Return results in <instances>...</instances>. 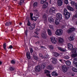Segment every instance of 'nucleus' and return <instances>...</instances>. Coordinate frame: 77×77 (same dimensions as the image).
Segmentation results:
<instances>
[{
    "label": "nucleus",
    "instance_id": "f257e3e1",
    "mask_svg": "<svg viewBox=\"0 0 77 77\" xmlns=\"http://www.w3.org/2000/svg\"><path fill=\"white\" fill-rule=\"evenodd\" d=\"M64 15H65L66 18V19H68L70 17L71 14L70 13L68 12L66 8H65L64 9Z\"/></svg>",
    "mask_w": 77,
    "mask_h": 77
},
{
    "label": "nucleus",
    "instance_id": "f03ea898",
    "mask_svg": "<svg viewBox=\"0 0 77 77\" xmlns=\"http://www.w3.org/2000/svg\"><path fill=\"white\" fill-rule=\"evenodd\" d=\"M63 33V31L62 29H57L55 32V34L58 36H60Z\"/></svg>",
    "mask_w": 77,
    "mask_h": 77
},
{
    "label": "nucleus",
    "instance_id": "7ed1b4c3",
    "mask_svg": "<svg viewBox=\"0 0 77 77\" xmlns=\"http://www.w3.org/2000/svg\"><path fill=\"white\" fill-rule=\"evenodd\" d=\"M56 10V8L52 7L50 9L49 12L51 14H54L55 13Z\"/></svg>",
    "mask_w": 77,
    "mask_h": 77
},
{
    "label": "nucleus",
    "instance_id": "20e7f679",
    "mask_svg": "<svg viewBox=\"0 0 77 77\" xmlns=\"http://www.w3.org/2000/svg\"><path fill=\"white\" fill-rule=\"evenodd\" d=\"M75 29L74 27H72L69 29H68L67 30V33H72L73 31H75Z\"/></svg>",
    "mask_w": 77,
    "mask_h": 77
},
{
    "label": "nucleus",
    "instance_id": "39448f33",
    "mask_svg": "<svg viewBox=\"0 0 77 77\" xmlns=\"http://www.w3.org/2000/svg\"><path fill=\"white\" fill-rule=\"evenodd\" d=\"M77 50V48H75L74 49V51H73V53L75 54H73L72 55V57H75L77 56V53H76Z\"/></svg>",
    "mask_w": 77,
    "mask_h": 77
},
{
    "label": "nucleus",
    "instance_id": "423d86ee",
    "mask_svg": "<svg viewBox=\"0 0 77 77\" xmlns=\"http://www.w3.org/2000/svg\"><path fill=\"white\" fill-rule=\"evenodd\" d=\"M56 17L59 19L60 20H61L62 18V14L58 13L56 15Z\"/></svg>",
    "mask_w": 77,
    "mask_h": 77
},
{
    "label": "nucleus",
    "instance_id": "0eeeda50",
    "mask_svg": "<svg viewBox=\"0 0 77 77\" xmlns=\"http://www.w3.org/2000/svg\"><path fill=\"white\" fill-rule=\"evenodd\" d=\"M63 4V0H58L57 5L58 6H61Z\"/></svg>",
    "mask_w": 77,
    "mask_h": 77
},
{
    "label": "nucleus",
    "instance_id": "6e6552de",
    "mask_svg": "<svg viewBox=\"0 0 77 77\" xmlns=\"http://www.w3.org/2000/svg\"><path fill=\"white\" fill-rule=\"evenodd\" d=\"M35 71L37 72H39L41 70V66H38L35 67Z\"/></svg>",
    "mask_w": 77,
    "mask_h": 77
},
{
    "label": "nucleus",
    "instance_id": "1a4fd4ad",
    "mask_svg": "<svg viewBox=\"0 0 77 77\" xmlns=\"http://www.w3.org/2000/svg\"><path fill=\"white\" fill-rule=\"evenodd\" d=\"M42 36L44 39L47 38V34H46V32H44L42 34Z\"/></svg>",
    "mask_w": 77,
    "mask_h": 77
},
{
    "label": "nucleus",
    "instance_id": "9d476101",
    "mask_svg": "<svg viewBox=\"0 0 77 77\" xmlns=\"http://www.w3.org/2000/svg\"><path fill=\"white\" fill-rule=\"evenodd\" d=\"M52 63H53V64H54V65H56V64H57V60L55 58H52Z\"/></svg>",
    "mask_w": 77,
    "mask_h": 77
},
{
    "label": "nucleus",
    "instance_id": "9b49d317",
    "mask_svg": "<svg viewBox=\"0 0 77 77\" xmlns=\"http://www.w3.org/2000/svg\"><path fill=\"white\" fill-rule=\"evenodd\" d=\"M62 70L64 72L67 71V68L66 66H62Z\"/></svg>",
    "mask_w": 77,
    "mask_h": 77
},
{
    "label": "nucleus",
    "instance_id": "f8f14e48",
    "mask_svg": "<svg viewBox=\"0 0 77 77\" xmlns=\"http://www.w3.org/2000/svg\"><path fill=\"white\" fill-rule=\"evenodd\" d=\"M51 41L53 44H56V40L54 37H51Z\"/></svg>",
    "mask_w": 77,
    "mask_h": 77
},
{
    "label": "nucleus",
    "instance_id": "ddd939ff",
    "mask_svg": "<svg viewBox=\"0 0 77 77\" xmlns=\"http://www.w3.org/2000/svg\"><path fill=\"white\" fill-rule=\"evenodd\" d=\"M67 47L70 50H72L73 49L72 45L70 43L67 44Z\"/></svg>",
    "mask_w": 77,
    "mask_h": 77
},
{
    "label": "nucleus",
    "instance_id": "4468645a",
    "mask_svg": "<svg viewBox=\"0 0 77 77\" xmlns=\"http://www.w3.org/2000/svg\"><path fill=\"white\" fill-rule=\"evenodd\" d=\"M60 20L58 19H56L55 20V24L56 25H59L60 23Z\"/></svg>",
    "mask_w": 77,
    "mask_h": 77
},
{
    "label": "nucleus",
    "instance_id": "2eb2a0df",
    "mask_svg": "<svg viewBox=\"0 0 77 77\" xmlns=\"http://www.w3.org/2000/svg\"><path fill=\"white\" fill-rule=\"evenodd\" d=\"M57 48L58 49V50H60V51H63V52H65V51H66V49H62L61 48L59 47H58Z\"/></svg>",
    "mask_w": 77,
    "mask_h": 77
},
{
    "label": "nucleus",
    "instance_id": "dca6fc26",
    "mask_svg": "<svg viewBox=\"0 0 77 77\" xmlns=\"http://www.w3.org/2000/svg\"><path fill=\"white\" fill-rule=\"evenodd\" d=\"M52 75V76H58V74H57V72H53L51 73Z\"/></svg>",
    "mask_w": 77,
    "mask_h": 77
},
{
    "label": "nucleus",
    "instance_id": "f3484780",
    "mask_svg": "<svg viewBox=\"0 0 77 77\" xmlns=\"http://www.w3.org/2000/svg\"><path fill=\"white\" fill-rule=\"evenodd\" d=\"M47 69H53V66L51 65H49L47 67Z\"/></svg>",
    "mask_w": 77,
    "mask_h": 77
},
{
    "label": "nucleus",
    "instance_id": "a211bd4d",
    "mask_svg": "<svg viewBox=\"0 0 77 77\" xmlns=\"http://www.w3.org/2000/svg\"><path fill=\"white\" fill-rule=\"evenodd\" d=\"M69 41H73L74 39V38L73 36V35H71L68 38Z\"/></svg>",
    "mask_w": 77,
    "mask_h": 77
},
{
    "label": "nucleus",
    "instance_id": "6ab92c4d",
    "mask_svg": "<svg viewBox=\"0 0 77 77\" xmlns=\"http://www.w3.org/2000/svg\"><path fill=\"white\" fill-rule=\"evenodd\" d=\"M48 21L50 23H51L53 22V19L52 17H49L48 19Z\"/></svg>",
    "mask_w": 77,
    "mask_h": 77
},
{
    "label": "nucleus",
    "instance_id": "aec40b11",
    "mask_svg": "<svg viewBox=\"0 0 77 77\" xmlns=\"http://www.w3.org/2000/svg\"><path fill=\"white\" fill-rule=\"evenodd\" d=\"M48 2H45L43 6V8H46L48 6Z\"/></svg>",
    "mask_w": 77,
    "mask_h": 77
},
{
    "label": "nucleus",
    "instance_id": "412c9836",
    "mask_svg": "<svg viewBox=\"0 0 77 77\" xmlns=\"http://www.w3.org/2000/svg\"><path fill=\"white\" fill-rule=\"evenodd\" d=\"M35 24H32L29 27V29H31V30H32V29H33L35 28Z\"/></svg>",
    "mask_w": 77,
    "mask_h": 77
},
{
    "label": "nucleus",
    "instance_id": "4be33fe9",
    "mask_svg": "<svg viewBox=\"0 0 77 77\" xmlns=\"http://www.w3.org/2000/svg\"><path fill=\"white\" fill-rule=\"evenodd\" d=\"M26 56L27 58L28 59H30V52H27L26 53Z\"/></svg>",
    "mask_w": 77,
    "mask_h": 77
},
{
    "label": "nucleus",
    "instance_id": "5701e85b",
    "mask_svg": "<svg viewBox=\"0 0 77 77\" xmlns=\"http://www.w3.org/2000/svg\"><path fill=\"white\" fill-rule=\"evenodd\" d=\"M47 32L49 36H51L52 35V32L50 29H48L47 30Z\"/></svg>",
    "mask_w": 77,
    "mask_h": 77
},
{
    "label": "nucleus",
    "instance_id": "b1692460",
    "mask_svg": "<svg viewBox=\"0 0 77 77\" xmlns=\"http://www.w3.org/2000/svg\"><path fill=\"white\" fill-rule=\"evenodd\" d=\"M67 8L69 11H73L74 10V9L73 8L68 5L67 6Z\"/></svg>",
    "mask_w": 77,
    "mask_h": 77
},
{
    "label": "nucleus",
    "instance_id": "393cba45",
    "mask_svg": "<svg viewBox=\"0 0 77 77\" xmlns=\"http://www.w3.org/2000/svg\"><path fill=\"white\" fill-rule=\"evenodd\" d=\"M67 8L69 11H73L74 10V9L73 8L68 5L67 6Z\"/></svg>",
    "mask_w": 77,
    "mask_h": 77
},
{
    "label": "nucleus",
    "instance_id": "a878e982",
    "mask_svg": "<svg viewBox=\"0 0 77 77\" xmlns=\"http://www.w3.org/2000/svg\"><path fill=\"white\" fill-rule=\"evenodd\" d=\"M66 63L67 65H71V63L69 61H67L66 62Z\"/></svg>",
    "mask_w": 77,
    "mask_h": 77
},
{
    "label": "nucleus",
    "instance_id": "bb28decb",
    "mask_svg": "<svg viewBox=\"0 0 77 77\" xmlns=\"http://www.w3.org/2000/svg\"><path fill=\"white\" fill-rule=\"evenodd\" d=\"M24 0H20V2L19 3V5H23L24 3Z\"/></svg>",
    "mask_w": 77,
    "mask_h": 77
},
{
    "label": "nucleus",
    "instance_id": "cd10ccee",
    "mask_svg": "<svg viewBox=\"0 0 77 77\" xmlns=\"http://www.w3.org/2000/svg\"><path fill=\"white\" fill-rule=\"evenodd\" d=\"M54 56L55 57H57V56H59V54L57 52H54Z\"/></svg>",
    "mask_w": 77,
    "mask_h": 77
},
{
    "label": "nucleus",
    "instance_id": "c85d7f7f",
    "mask_svg": "<svg viewBox=\"0 0 77 77\" xmlns=\"http://www.w3.org/2000/svg\"><path fill=\"white\" fill-rule=\"evenodd\" d=\"M58 42L60 43H62L63 42V39L62 38H60L59 39Z\"/></svg>",
    "mask_w": 77,
    "mask_h": 77
},
{
    "label": "nucleus",
    "instance_id": "c756f323",
    "mask_svg": "<svg viewBox=\"0 0 77 77\" xmlns=\"http://www.w3.org/2000/svg\"><path fill=\"white\" fill-rule=\"evenodd\" d=\"M37 18H39V17H33L32 19H31L32 20H34V21H36V20H37Z\"/></svg>",
    "mask_w": 77,
    "mask_h": 77
},
{
    "label": "nucleus",
    "instance_id": "7c9ffc66",
    "mask_svg": "<svg viewBox=\"0 0 77 77\" xmlns=\"http://www.w3.org/2000/svg\"><path fill=\"white\" fill-rule=\"evenodd\" d=\"M45 63H43L42 64L41 66V67L42 69H44V68H45Z\"/></svg>",
    "mask_w": 77,
    "mask_h": 77
},
{
    "label": "nucleus",
    "instance_id": "2f4dec72",
    "mask_svg": "<svg viewBox=\"0 0 77 77\" xmlns=\"http://www.w3.org/2000/svg\"><path fill=\"white\" fill-rule=\"evenodd\" d=\"M43 20H47V15L46 14L43 15Z\"/></svg>",
    "mask_w": 77,
    "mask_h": 77
},
{
    "label": "nucleus",
    "instance_id": "473e14b6",
    "mask_svg": "<svg viewBox=\"0 0 77 77\" xmlns=\"http://www.w3.org/2000/svg\"><path fill=\"white\" fill-rule=\"evenodd\" d=\"M11 22H7L5 23V26H9V25H11Z\"/></svg>",
    "mask_w": 77,
    "mask_h": 77
},
{
    "label": "nucleus",
    "instance_id": "72a5a7b5",
    "mask_svg": "<svg viewBox=\"0 0 77 77\" xmlns=\"http://www.w3.org/2000/svg\"><path fill=\"white\" fill-rule=\"evenodd\" d=\"M72 70L73 71L75 72H77V69L75 67L73 68H72Z\"/></svg>",
    "mask_w": 77,
    "mask_h": 77
},
{
    "label": "nucleus",
    "instance_id": "f704fd0d",
    "mask_svg": "<svg viewBox=\"0 0 77 77\" xmlns=\"http://www.w3.org/2000/svg\"><path fill=\"white\" fill-rule=\"evenodd\" d=\"M77 18V12H76V13L72 17V20H74V18Z\"/></svg>",
    "mask_w": 77,
    "mask_h": 77
},
{
    "label": "nucleus",
    "instance_id": "c9c22d12",
    "mask_svg": "<svg viewBox=\"0 0 77 77\" xmlns=\"http://www.w3.org/2000/svg\"><path fill=\"white\" fill-rule=\"evenodd\" d=\"M38 5V3L37 2H34L33 4V6L34 7H36L37 6V5Z\"/></svg>",
    "mask_w": 77,
    "mask_h": 77
},
{
    "label": "nucleus",
    "instance_id": "e433bc0d",
    "mask_svg": "<svg viewBox=\"0 0 77 77\" xmlns=\"http://www.w3.org/2000/svg\"><path fill=\"white\" fill-rule=\"evenodd\" d=\"M33 58H34V59L35 60H38V57H37V56H36V55H33Z\"/></svg>",
    "mask_w": 77,
    "mask_h": 77
},
{
    "label": "nucleus",
    "instance_id": "4c0bfd02",
    "mask_svg": "<svg viewBox=\"0 0 77 77\" xmlns=\"http://www.w3.org/2000/svg\"><path fill=\"white\" fill-rule=\"evenodd\" d=\"M3 47L5 50H6V43H5L4 44Z\"/></svg>",
    "mask_w": 77,
    "mask_h": 77
},
{
    "label": "nucleus",
    "instance_id": "58836bf2",
    "mask_svg": "<svg viewBox=\"0 0 77 77\" xmlns=\"http://www.w3.org/2000/svg\"><path fill=\"white\" fill-rule=\"evenodd\" d=\"M44 73L45 74H47V73H50V71L47 70H45L44 71Z\"/></svg>",
    "mask_w": 77,
    "mask_h": 77
},
{
    "label": "nucleus",
    "instance_id": "ea45409f",
    "mask_svg": "<svg viewBox=\"0 0 77 77\" xmlns=\"http://www.w3.org/2000/svg\"><path fill=\"white\" fill-rule=\"evenodd\" d=\"M49 47L50 50H53V46L52 45L49 46Z\"/></svg>",
    "mask_w": 77,
    "mask_h": 77
},
{
    "label": "nucleus",
    "instance_id": "a19ab883",
    "mask_svg": "<svg viewBox=\"0 0 77 77\" xmlns=\"http://www.w3.org/2000/svg\"><path fill=\"white\" fill-rule=\"evenodd\" d=\"M48 57V55H45L43 57L44 59H47Z\"/></svg>",
    "mask_w": 77,
    "mask_h": 77
},
{
    "label": "nucleus",
    "instance_id": "79ce46f5",
    "mask_svg": "<svg viewBox=\"0 0 77 77\" xmlns=\"http://www.w3.org/2000/svg\"><path fill=\"white\" fill-rule=\"evenodd\" d=\"M11 62L12 64H15V61L14 60H12L11 61Z\"/></svg>",
    "mask_w": 77,
    "mask_h": 77
},
{
    "label": "nucleus",
    "instance_id": "37998d69",
    "mask_svg": "<svg viewBox=\"0 0 77 77\" xmlns=\"http://www.w3.org/2000/svg\"><path fill=\"white\" fill-rule=\"evenodd\" d=\"M64 58H65L66 59H68L69 58V57L68 56H64Z\"/></svg>",
    "mask_w": 77,
    "mask_h": 77
},
{
    "label": "nucleus",
    "instance_id": "c03bdc74",
    "mask_svg": "<svg viewBox=\"0 0 77 77\" xmlns=\"http://www.w3.org/2000/svg\"><path fill=\"white\" fill-rule=\"evenodd\" d=\"M49 28L50 29H52V30H54V28H53V26L52 25H50L49 26Z\"/></svg>",
    "mask_w": 77,
    "mask_h": 77
},
{
    "label": "nucleus",
    "instance_id": "a18cd8bd",
    "mask_svg": "<svg viewBox=\"0 0 77 77\" xmlns=\"http://www.w3.org/2000/svg\"><path fill=\"white\" fill-rule=\"evenodd\" d=\"M71 4L72 5V6H73V5H75V4L76 3H75V2H73V1H72L71 2Z\"/></svg>",
    "mask_w": 77,
    "mask_h": 77
},
{
    "label": "nucleus",
    "instance_id": "49530a36",
    "mask_svg": "<svg viewBox=\"0 0 77 77\" xmlns=\"http://www.w3.org/2000/svg\"><path fill=\"white\" fill-rule=\"evenodd\" d=\"M10 69L11 71H14V68L11 67H10Z\"/></svg>",
    "mask_w": 77,
    "mask_h": 77
},
{
    "label": "nucleus",
    "instance_id": "de8ad7c7",
    "mask_svg": "<svg viewBox=\"0 0 77 77\" xmlns=\"http://www.w3.org/2000/svg\"><path fill=\"white\" fill-rule=\"evenodd\" d=\"M27 25L28 26H30V22H29V20L28 21Z\"/></svg>",
    "mask_w": 77,
    "mask_h": 77
},
{
    "label": "nucleus",
    "instance_id": "09e8293b",
    "mask_svg": "<svg viewBox=\"0 0 77 77\" xmlns=\"http://www.w3.org/2000/svg\"><path fill=\"white\" fill-rule=\"evenodd\" d=\"M68 0H64V2L66 4H68Z\"/></svg>",
    "mask_w": 77,
    "mask_h": 77
},
{
    "label": "nucleus",
    "instance_id": "8fccbe9b",
    "mask_svg": "<svg viewBox=\"0 0 77 77\" xmlns=\"http://www.w3.org/2000/svg\"><path fill=\"white\" fill-rule=\"evenodd\" d=\"M29 50H30V53H31L33 52V49H32V48H30Z\"/></svg>",
    "mask_w": 77,
    "mask_h": 77
},
{
    "label": "nucleus",
    "instance_id": "3c124183",
    "mask_svg": "<svg viewBox=\"0 0 77 77\" xmlns=\"http://www.w3.org/2000/svg\"><path fill=\"white\" fill-rule=\"evenodd\" d=\"M30 17L31 18V19H32V17H33V14L32 13L30 14Z\"/></svg>",
    "mask_w": 77,
    "mask_h": 77
},
{
    "label": "nucleus",
    "instance_id": "603ef678",
    "mask_svg": "<svg viewBox=\"0 0 77 77\" xmlns=\"http://www.w3.org/2000/svg\"><path fill=\"white\" fill-rule=\"evenodd\" d=\"M13 48V46H12V45H10L9 46V47L8 48H10V49H11Z\"/></svg>",
    "mask_w": 77,
    "mask_h": 77
},
{
    "label": "nucleus",
    "instance_id": "864d4df0",
    "mask_svg": "<svg viewBox=\"0 0 77 77\" xmlns=\"http://www.w3.org/2000/svg\"><path fill=\"white\" fill-rule=\"evenodd\" d=\"M39 56L40 57H42V58H43V57H42V54L40 53L39 54Z\"/></svg>",
    "mask_w": 77,
    "mask_h": 77
},
{
    "label": "nucleus",
    "instance_id": "5fc2aeb1",
    "mask_svg": "<svg viewBox=\"0 0 77 77\" xmlns=\"http://www.w3.org/2000/svg\"><path fill=\"white\" fill-rule=\"evenodd\" d=\"M40 43V41H38V42H37L35 43V44L37 45V44H39Z\"/></svg>",
    "mask_w": 77,
    "mask_h": 77
},
{
    "label": "nucleus",
    "instance_id": "6e6d98bb",
    "mask_svg": "<svg viewBox=\"0 0 77 77\" xmlns=\"http://www.w3.org/2000/svg\"><path fill=\"white\" fill-rule=\"evenodd\" d=\"M45 3V2L44 1H43V0H42L40 2V3L42 4V3Z\"/></svg>",
    "mask_w": 77,
    "mask_h": 77
},
{
    "label": "nucleus",
    "instance_id": "4d7b16f0",
    "mask_svg": "<svg viewBox=\"0 0 77 77\" xmlns=\"http://www.w3.org/2000/svg\"><path fill=\"white\" fill-rule=\"evenodd\" d=\"M46 75L47 76H48L49 77H51V75L49 73L47 74Z\"/></svg>",
    "mask_w": 77,
    "mask_h": 77
},
{
    "label": "nucleus",
    "instance_id": "13d9d810",
    "mask_svg": "<svg viewBox=\"0 0 77 77\" xmlns=\"http://www.w3.org/2000/svg\"><path fill=\"white\" fill-rule=\"evenodd\" d=\"M65 26L64 25H62L61 26V29H63L64 28H65Z\"/></svg>",
    "mask_w": 77,
    "mask_h": 77
},
{
    "label": "nucleus",
    "instance_id": "bf43d9fd",
    "mask_svg": "<svg viewBox=\"0 0 77 77\" xmlns=\"http://www.w3.org/2000/svg\"><path fill=\"white\" fill-rule=\"evenodd\" d=\"M28 31L27 30H26V32H25V33L26 36H27V33L28 32Z\"/></svg>",
    "mask_w": 77,
    "mask_h": 77
},
{
    "label": "nucleus",
    "instance_id": "052dcab7",
    "mask_svg": "<svg viewBox=\"0 0 77 77\" xmlns=\"http://www.w3.org/2000/svg\"><path fill=\"white\" fill-rule=\"evenodd\" d=\"M41 48H44V49H45L46 48L45 47L43 46H41L40 47Z\"/></svg>",
    "mask_w": 77,
    "mask_h": 77
},
{
    "label": "nucleus",
    "instance_id": "680f3d73",
    "mask_svg": "<svg viewBox=\"0 0 77 77\" xmlns=\"http://www.w3.org/2000/svg\"><path fill=\"white\" fill-rule=\"evenodd\" d=\"M73 60H75V61H77V58H74Z\"/></svg>",
    "mask_w": 77,
    "mask_h": 77
},
{
    "label": "nucleus",
    "instance_id": "e2e57ef3",
    "mask_svg": "<svg viewBox=\"0 0 77 77\" xmlns=\"http://www.w3.org/2000/svg\"><path fill=\"white\" fill-rule=\"evenodd\" d=\"M36 17H39V14L38 13H37L36 15Z\"/></svg>",
    "mask_w": 77,
    "mask_h": 77
},
{
    "label": "nucleus",
    "instance_id": "0e129e2a",
    "mask_svg": "<svg viewBox=\"0 0 77 77\" xmlns=\"http://www.w3.org/2000/svg\"><path fill=\"white\" fill-rule=\"evenodd\" d=\"M75 8L76 9H77V3L75 4Z\"/></svg>",
    "mask_w": 77,
    "mask_h": 77
},
{
    "label": "nucleus",
    "instance_id": "69168bd1",
    "mask_svg": "<svg viewBox=\"0 0 77 77\" xmlns=\"http://www.w3.org/2000/svg\"><path fill=\"white\" fill-rule=\"evenodd\" d=\"M36 30H37V31H39V30H40V29H38V28H37L36 29Z\"/></svg>",
    "mask_w": 77,
    "mask_h": 77
},
{
    "label": "nucleus",
    "instance_id": "338daca9",
    "mask_svg": "<svg viewBox=\"0 0 77 77\" xmlns=\"http://www.w3.org/2000/svg\"><path fill=\"white\" fill-rule=\"evenodd\" d=\"M59 60H60V62H62V59Z\"/></svg>",
    "mask_w": 77,
    "mask_h": 77
},
{
    "label": "nucleus",
    "instance_id": "774afa93",
    "mask_svg": "<svg viewBox=\"0 0 77 77\" xmlns=\"http://www.w3.org/2000/svg\"><path fill=\"white\" fill-rule=\"evenodd\" d=\"M75 65L76 66H77V62L75 63Z\"/></svg>",
    "mask_w": 77,
    "mask_h": 77
}]
</instances>
